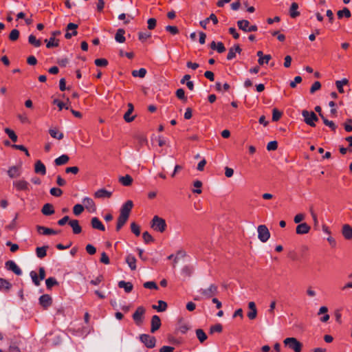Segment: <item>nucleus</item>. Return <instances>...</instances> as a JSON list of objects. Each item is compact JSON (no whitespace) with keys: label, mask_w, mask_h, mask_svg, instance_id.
Wrapping results in <instances>:
<instances>
[{"label":"nucleus","mask_w":352,"mask_h":352,"mask_svg":"<svg viewBox=\"0 0 352 352\" xmlns=\"http://www.w3.org/2000/svg\"><path fill=\"white\" fill-rule=\"evenodd\" d=\"M94 63L98 67H106L108 65V60L106 58L96 59Z\"/></svg>","instance_id":"51"},{"label":"nucleus","mask_w":352,"mask_h":352,"mask_svg":"<svg viewBox=\"0 0 352 352\" xmlns=\"http://www.w3.org/2000/svg\"><path fill=\"white\" fill-rule=\"evenodd\" d=\"M118 287L120 288H123L126 293H130L133 290V284L130 282H125L124 280H120L118 282Z\"/></svg>","instance_id":"27"},{"label":"nucleus","mask_w":352,"mask_h":352,"mask_svg":"<svg viewBox=\"0 0 352 352\" xmlns=\"http://www.w3.org/2000/svg\"><path fill=\"white\" fill-rule=\"evenodd\" d=\"M342 234L346 240L352 239V227L349 224L342 226Z\"/></svg>","instance_id":"17"},{"label":"nucleus","mask_w":352,"mask_h":352,"mask_svg":"<svg viewBox=\"0 0 352 352\" xmlns=\"http://www.w3.org/2000/svg\"><path fill=\"white\" fill-rule=\"evenodd\" d=\"M176 96L184 102L187 100V98L185 96V91L183 89H178L176 91Z\"/></svg>","instance_id":"48"},{"label":"nucleus","mask_w":352,"mask_h":352,"mask_svg":"<svg viewBox=\"0 0 352 352\" xmlns=\"http://www.w3.org/2000/svg\"><path fill=\"white\" fill-rule=\"evenodd\" d=\"M111 195V192L108 191L104 188L99 189L94 193V197L98 199L110 198Z\"/></svg>","instance_id":"16"},{"label":"nucleus","mask_w":352,"mask_h":352,"mask_svg":"<svg viewBox=\"0 0 352 352\" xmlns=\"http://www.w3.org/2000/svg\"><path fill=\"white\" fill-rule=\"evenodd\" d=\"M131 232L137 236L140 234V226L135 222L131 223Z\"/></svg>","instance_id":"45"},{"label":"nucleus","mask_w":352,"mask_h":352,"mask_svg":"<svg viewBox=\"0 0 352 352\" xmlns=\"http://www.w3.org/2000/svg\"><path fill=\"white\" fill-rule=\"evenodd\" d=\"M344 129L347 132H351L352 131V120L348 119L346 120V122L344 124Z\"/></svg>","instance_id":"62"},{"label":"nucleus","mask_w":352,"mask_h":352,"mask_svg":"<svg viewBox=\"0 0 352 352\" xmlns=\"http://www.w3.org/2000/svg\"><path fill=\"white\" fill-rule=\"evenodd\" d=\"M247 316L251 320H254L257 316V309H250Z\"/></svg>","instance_id":"64"},{"label":"nucleus","mask_w":352,"mask_h":352,"mask_svg":"<svg viewBox=\"0 0 352 352\" xmlns=\"http://www.w3.org/2000/svg\"><path fill=\"white\" fill-rule=\"evenodd\" d=\"M142 237L146 243H148L154 241L153 236L148 232H144L142 234Z\"/></svg>","instance_id":"55"},{"label":"nucleus","mask_w":352,"mask_h":352,"mask_svg":"<svg viewBox=\"0 0 352 352\" xmlns=\"http://www.w3.org/2000/svg\"><path fill=\"white\" fill-rule=\"evenodd\" d=\"M19 31L16 29L12 30L10 34H9V38L12 41H15L19 38Z\"/></svg>","instance_id":"46"},{"label":"nucleus","mask_w":352,"mask_h":352,"mask_svg":"<svg viewBox=\"0 0 352 352\" xmlns=\"http://www.w3.org/2000/svg\"><path fill=\"white\" fill-rule=\"evenodd\" d=\"M283 343L294 352H301L302 351V344L296 338H287L283 340Z\"/></svg>","instance_id":"2"},{"label":"nucleus","mask_w":352,"mask_h":352,"mask_svg":"<svg viewBox=\"0 0 352 352\" xmlns=\"http://www.w3.org/2000/svg\"><path fill=\"white\" fill-rule=\"evenodd\" d=\"M151 36V34L148 32H140L138 34L139 39L142 41L146 40Z\"/></svg>","instance_id":"63"},{"label":"nucleus","mask_w":352,"mask_h":352,"mask_svg":"<svg viewBox=\"0 0 352 352\" xmlns=\"http://www.w3.org/2000/svg\"><path fill=\"white\" fill-rule=\"evenodd\" d=\"M272 56L270 54L265 55L262 58H258V63L260 65H263L264 63H268L271 60Z\"/></svg>","instance_id":"57"},{"label":"nucleus","mask_w":352,"mask_h":352,"mask_svg":"<svg viewBox=\"0 0 352 352\" xmlns=\"http://www.w3.org/2000/svg\"><path fill=\"white\" fill-rule=\"evenodd\" d=\"M14 186L18 190H29V184L24 179L16 180L13 182Z\"/></svg>","instance_id":"11"},{"label":"nucleus","mask_w":352,"mask_h":352,"mask_svg":"<svg viewBox=\"0 0 352 352\" xmlns=\"http://www.w3.org/2000/svg\"><path fill=\"white\" fill-rule=\"evenodd\" d=\"M69 160V157L67 155H62L54 160L56 166H61L67 164Z\"/></svg>","instance_id":"31"},{"label":"nucleus","mask_w":352,"mask_h":352,"mask_svg":"<svg viewBox=\"0 0 352 352\" xmlns=\"http://www.w3.org/2000/svg\"><path fill=\"white\" fill-rule=\"evenodd\" d=\"M193 185L196 188V189L192 190V192L194 193L201 194V187L202 186V182L199 180H197L194 182Z\"/></svg>","instance_id":"52"},{"label":"nucleus","mask_w":352,"mask_h":352,"mask_svg":"<svg viewBox=\"0 0 352 352\" xmlns=\"http://www.w3.org/2000/svg\"><path fill=\"white\" fill-rule=\"evenodd\" d=\"M250 23L248 20H240L237 21L239 28L244 32H248Z\"/></svg>","instance_id":"37"},{"label":"nucleus","mask_w":352,"mask_h":352,"mask_svg":"<svg viewBox=\"0 0 352 352\" xmlns=\"http://www.w3.org/2000/svg\"><path fill=\"white\" fill-rule=\"evenodd\" d=\"M82 203L85 208L88 210H91L92 212H95L96 207L94 201L89 197H85L82 200Z\"/></svg>","instance_id":"23"},{"label":"nucleus","mask_w":352,"mask_h":352,"mask_svg":"<svg viewBox=\"0 0 352 352\" xmlns=\"http://www.w3.org/2000/svg\"><path fill=\"white\" fill-rule=\"evenodd\" d=\"M34 171L36 173H39L43 175L46 173V168L45 165L40 161L38 160L34 165Z\"/></svg>","instance_id":"24"},{"label":"nucleus","mask_w":352,"mask_h":352,"mask_svg":"<svg viewBox=\"0 0 352 352\" xmlns=\"http://www.w3.org/2000/svg\"><path fill=\"white\" fill-rule=\"evenodd\" d=\"M195 333L197 339L201 343H204L208 338L206 333L201 329H196Z\"/></svg>","instance_id":"28"},{"label":"nucleus","mask_w":352,"mask_h":352,"mask_svg":"<svg viewBox=\"0 0 352 352\" xmlns=\"http://www.w3.org/2000/svg\"><path fill=\"white\" fill-rule=\"evenodd\" d=\"M151 227L157 232H164L166 228V223L164 219L154 216L151 222Z\"/></svg>","instance_id":"3"},{"label":"nucleus","mask_w":352,"mask_h":352,"mask_svg":"<svg viewBox=\"0 0 352 352\" xmlns=\"http://www.w3.org/2000/svg\"><path fill=\"white\" fill-rule=\"evenodd\" d=\"M146 74V70L144 68H141L139 70H133L132 76L133 77L144 78Z\"/></svg>","instance_id":"41"},{"label":"nucleus","mask_w":352,"mask_h":352,"mask_svg":"<svg viewBox=\"0 0 352 352\" xmlns=\"http://www.w3.org/2000/svg\"><path fill=\"white\" fill-rule=\"evenodd\" d=\"M6 267L8 270L13 272L15 274L19 276L22 274L21 270L13 261H8L6 263Z\"/></svg>","instance_id":"9"},{"label":"nucleus","mask_w":352,"mask_h":352,"mask_svg":"<svg viewBox=\"0 0 352 352\" xmlns=\"http://www.w3.org/2000/svg\"><path fill=\"white\" fill-rule=\"evenodd\" d=\"M298 4L296 2H293L291 4L289 10V14L292 18L295 19L297 16H300V12L298 11Z\"/></svg>","instance_id":"20"},{"label":"nucleus","mask_w":352,"mask_h":352,"mask_svg":"<svg viewBox=\"0 0 352 352\" xmlns=\"http://www.w3.org/2000/svg\"><path fill=\"white\" fill-rule=\"evenodd\" d=\"M8 175L11 178H16L21 175L20 166H11L8 170Z\"/></svg>","instance_id":"19"},{"label":"nucleus","mask_w":352,"mask_h":352,"mask_svg":"<svg viewBox=\"0 0 352 352\" xmlns=\"http://www.w3.org/2000/svg\"><path fill=\"white\" fill-rule=\"evenodd\" d=\"M39 303L44 308L47 309L52 303V298L48 294H43L39 298Z\"/></svg>","instance_id":"10"},{"label":"nucleus","mask_w":352,"mask_h":352,"mask_svg":"<svg viewBox=\"0 0 352 352\" xmlns=\"http://www.w3.org/2000/svg\"><path fill=\"white\" fill-rule=\"evenodd\" d=\"M201 294L204 297L210 298L218 294V287L214 284H211L208 288L201 289Z\"/></svg>","instance_id":"8"},{"label":"nucleus","mask_w":352,"mask_h":352,"mask_svg":"<svg viewBox=\"0 0 352 352\" xmlns=\"http://www.w3.org/2000/svg\"><path fill=\"white\" fill-rule=\"evenodd\" d=\"M12 147L15 149L23 151L27 156H30L29 151L23 145L13 144L12 145Z\"/></svg>","instance_id":"58"},{"label":"nucleus","mask_w":352,"mask_h":352,"mask_svg":"<svg viewBox=\"0 0 352 352\" xmlns=\"http://www.w3.org/2000/svg\"><path fill=\"white\" fill-rule=\"evenodd\" d=\"M91 225L94 229L104 231L105 228L98 217H93L91 220Z\"/></svg>","instance_id":"18"},{"label":"nucleus","mask_w":352,"mask_h":352,"mask_svg":"<svg viewBox=\"0 0 352 352\" xmlns=\"http://www.w3.org/2000/svg\"><path fill=\"white\" fill-rule=\"evenodd\" d=\"M45 42L47 43L46 47L47 48L56 47L59 45V40L54 37H50L49 40L45 39Z\"/></svg>","instance_id":"32"},{"label":"nucleus","mask_w":352,"mask_h":352,"mask_svg":"<svg viewBox=\"0 0 352 352\" xmlns=\"http://www.w3.org/2000/svg\"><path fill=\"white\" fill-rule=\"evenodd\" d=\"M30 275L32 279V282L34 283V284L36 286H39L41 280L39 279V277L38 276L37 274L34 271H32Z\"/></svg>","instance_id":"49"},{"label":"nucleus","mask_w":352,"mask_h":352,"mask_svg":"<svg viewBox=\"0 0 352 352\" xmlns=\"http://www.w3.org/2000/svg\"><path fill=\"white\" fill-rule=\"evenodd\" d=\"M161 326V320L160 317L157 315H155L151 318V332L154 333L157 330L160 329Z\"/></svg>","instance_id":"14"},{"label":"nucleus","mask_w":352,"mask_h":352,"mask_svg":"<svg viewBox=\"0 0 352 352\" xmlns=\"http://www.w3.org/2000/svg\"><path fill=\"white\" fill-rule=\"evenodd\" d=\"M165 28L167 32H170L173 35H175L179 33V29L177 26L167 25Z\"/></svg>","instance_id":"53"},{"label":"nucleus","mask_w":352,"mask_h":352,"mask_svg":"<svg viewBox=\"0 0 352 352\" xmlns=\"http://www.w3.org/2000/svg\"><path fill=\"white\" fill-rule=\"evenodd\" d=\"M337 16H338V19H340L344 16L346 18H350L351 16V14L350 10L347 8H344L342 10H338L337 12Z\"/></svg>","instance_id":"34"},{"label":"nucleus","mask_w":352,"mask_h":352,"mask_svg":"<svg viewBox=\"0 0 352 352\" xmlns=\"http://www.w3.org/2000/svg\"><path fill=\"white\" fill-rule=\"evenodd\" d=\"M158 305H153L152 308L157 311H164L167 309V303L163 300H159Z\"/></svg>","instance_id":"35"},{"label":"nucleus","mask_w":352,"mask_h":352,"mask_svg":"<svg viewBox=\"0 0 352 352\" xmlns=\"http://www.w3.org/2000/svg\"><path fill=\"white\" fill-rule=\"evenodd\" d=\"M258 238L263 242L265 243L270 237V232L265 225H260L257 228Z\"/></svg>","instance_id":"5"},{"label":"nucleus","mask_w":352,"mask_h":352,"mask_svg":"<svg viewBox=\"0 0 352 352\" xmlns=\"http://www.w3.org/2000/svg\"><path fill=\"white\" fill-rule=\"evenodd\" d=\"M127 107H128V110L124 113L123 118H124V120L126 122H131L132 121L134 120V119L135 118V116H131V114L133 113V111L134 110V107H133V105L132 103H128Z\"/></svg>","instance_id":"15"},{"label":"nucleus","mask_w":352,"mask_h":352,"mask_svg":"<svg viewBox=\"0 0 352 352\" xmlns=\"http://www.w3.org/2000/svg\"><path fill=\"white\" fill-rule=\"evenodd\" d=\"M145 312L146 309L144 307L140 306L133 314V319L137 325L139 326L143 323Z\"/></svg>","instance_id":"6"},{"label":"nucleus","mask_w":352,"mask_h":352,"mask_svg":"<svg viewBox=\"0 0 352 352\" xmlns=\"http://www.w3.org/2000/svg\"><path fill=\"white\" fill-rule=\"evenodd\" d=\"M119 182L125 186H129L132 184L133 178L129 175H126L125 176L120 177L119 178Z\"/></svg>","instance_id":"30"},{"label":"nucleus","mask_w":352,"mask_h":352,"mask_svg":"<svg viewBox=\"0 0 352 352\" xmlns=\"http://www.w3.org/2000/svg\"><path fill=\"white\" fill-rule=\"evenodd\" d=\"M36 228L39 234L44 235L56 234L58 233V231L42 226H36Z\"/></svg>","instance_id":"13"},{"label":"nucleus","mask_w":352,"mask_h":352,"mask_svg":"<svg viewBox=\"0 0 352 352\" xmlns=\"http://www.w3.org/2000/svg\"><path fill=\"white\" fill-rule=\"evenodd\" d=\"M126 263L128 264L131 270H136V258L134 256L131 254L127 255L126 257Z\"/></svg>","instance_id":"26"},{"label":"nucleus","mask_w":352,"mask_h":352,"mask_svg":"<svg viewBox=\"0 0 352 352\" xmlns=\"http://www.w3.org/2000/svg\"><path fill=\"white\" fill-rule=\"evenodd\" d=\"M12 285L6 279L0 278V290L6 289L9 290Z\"/></svg>","instance_id":"43"},{"label":"nucleus","mask_w":352,"mask_h":352,"mask_svg":"<svg viewBox=\"0 0 352 352\" xmlns=\"http://www.w3.org/2000/svg\"><path fill=\"white\" fill-rule=\"evenodd\" d=\"M41 212L45 216H50L54 214L55 211L52 204H45L43 205Z\"/></svg>","instance_id":"21"},{"label":"nucleus","mask_w":352,"mask_h":352,"mask_svg":"<svg viewBox=\"0 0 352 352\" xmlns=\"http://www.w3.org/2000/svg\"><path fill=\"white\" fill-rule=\"evenodd\" d=\"M69 225L72 227L73 232L76 234L82 232V228L79 225V221L76 219H72L69 221Z\"/></svg>","instance_id":"22"},{"label":"nucleus","mask_w":352,"mask_h":352,"mask_svg":"<svg viewBox=\"0 0 352 352\" xmlns=\"http://www.w3.org/2000/svg\"><path fill=\"white\" fill-rule=\"evenodd\" d=\"M125 31L124 29H118L115 35V39L118 43H124L126 40L124 37Z\"/></svg>","instance_id":"29"},{"label":"nucleus","mask_w":352,"mask_h":352,"mask_svg":"<svg viewBox=\"0 0 352 352\" xmlns=\"http://www.w3.org/2000/svg\"><path fill=\"white\" fill-rule=\"evenodd\" d=\"M140 341L144 344L147 348H153L155 346L156 339L155 337L148 334H142L140 336Z\"/></svg>","instance_id":"7"},{"label":"nucleus","mask_w":352,"mask_h":352,"mask_svg":"<svg viewBox=\"0 0 352 352\" xmlns=\"http://www.w3.org/2000/svg\"><path fill=\"white\" fill-rule=\"evenodd\" d=\"M148 23V29L150 30H152L155 29L156 27L157 21L154 18H151L147 21Z\"/></svg>","instance_id":"59"},{"label":"nucleus","mask_w":352,"mask_h":352,"mask_svg":"<svg viewBox=\"0 0 352 352\" xmlns=\"http://www.w3.org/2000/svg\"><path fill=\"white\" fill-rule=\"evenodd\" d=\"M302 116H303L304 121L307 124L310 126H316L315 122L318 120V118L314 112L303 110L302 111Z\"/></svg>","instance_id":"4"},{"label":"nucleus","mask_w":352,"mask_h":352,"mask_svg":"<svg viewBox=\"0 0 352 352\" xmlns=\"http://www.w3.org/2000/svg\"><path fill=\"white\" fill-rule=\"evenodd\" d=\"M5 132L9 136V138L11 139L12 142H16L17 141V135L13 130L9 128H6L5 129Z\"/></svg>","instance_id":"44"},{"label":"nucleus","mask_w":352,"mask_h":352,"mask_svg":"<svg viewBox=\"0 0 352 352\" xmlns=\"http://www.w3.org/2000/svg\"><path fill=\"white\" fill-rule=\"evenodd\" d=\"M48 248L49 247L47 245H44L43 247L36 248V256L40 258H43V257H45L47 254L46 252H47V250L48 249Z\"/></svg>","instance_id":"33"},{"label":"nucleus","mask_w":352,"mask_h":352,"mask_svg":"<svg viewBox=\"0 0 352 352\" xmlns=\"http://www.w3.org/2000/svg\"><path fill=\"white\" fill-rule=\"evenodd\" d=\"M311 227L307 223H301L296 226V232L298 234H305L309 233Z\"/></svg>","instance_id":"12"},{"label":"nucleus","mask_w":352,"mask_h":352,"mask_svg":"<svg viewBox=\"0 0 352 352\" xmlns=\"http://www.w3.org/2000/svg\"><path fill=\"white\" fill-rule=\"evenodd\" d=\"M77 28H78L77 24H75L73 23H69L67 24V25L66 27V31L72 30V32L70 33V34H72V36H76L78 34V32L76 31Z\"/></svg>","instance_id":"42"},{"label":"nucleus","mask_w":352,"mask_h":352,"mask_svg":"<svg viewBox=\"0 0 352 352\" xmlns=\"http://www.w3.org/2000/svg\"><path fill=\"white\" fill-rule=\"evenodd\" d=\"M133 203L131 200L126 201L120 209V213L118 218L116 231L118 232L128 221Z\"/></svg>","instance_id":"1"},{"label":"nucleus","mask_w":352,"mask_h":352,"mask_svg":"<svg viewBox=\"0 0 352 352\" xmlns=\"http://www.w3.org/2000/svg\"><path fill=\"white\" fill-rule=\"evenodd\" d=\"M223 331V326L220 323H217L214 325H212L210 327V334H213L214 333H221Z\"/></svg>","instance_id":"38"},{"label":"nucleus","mask_w":352,"mask_h":352,"mask_svg":"<svg viewBox=\"0 0 352 352\" xmlns=\"http://www.w3.org/2000/svg\"><path fill=\"white\" fill-rule=\"evenodd\" d=\"M28 42L31 45H34V46H35L36 47H40L41 45V41L40 40H38V39H36L35 36H34L32 34L29 36V37H28Z\"/></svg>","instance_id":"40"},{"label":"nucleus","mask_w":352,"mask_h":352,"mask_svg":"<svg viewBox=\"0 0 352 352\" xmlns=\"http://www.w3.org/2000/svg\"><path fill=\"white\" fill-rule=\"evenodd\" d=\"M50 194L55 197H60L63 194V190L58 188H52L50 189Z\"/></svg>","instance_id":"56"},{"label":"nucleus","mask_w":352,"mask_h":352,"mask_svg":"<svg viewBox=\"0 0 352 352\" xmlns=\"http://www.w3.org/2000/svg\"><path fill=\"white\" fill-rule=\"evenodd\" d=\"M321 88V84L319 81H316L310 88V93L314 94L315 91Z\"/></svg>","instance_id":"60"},{"label":"nucleus","mask_w":352,"mask_h":352,"mask_svg":"<svg viewBox=\"0 0 352 352\" xmlns=\"http://www.w3.org/2000/svg\"><path fill=\"white\" fill-rule=\"evenodd\" d=\"M143 285L146 289H158V286L154 281L145 282Z\"/></svg>","instance_id":"54"},{"label":"nucleus","mask_w":352,"mask_h":352,"mask_svg":"<svg viewBox=\"0 0 352 352\" xmlns=\"http://www.w3.org/2000/svg\"><path fill=\"white\" fill-rule=\"evenodd\" d=\"M278 148V142L276 141L270 142L267 145V149L268 151H275Z\"/></svg>","instance_id":"61"},{"label":"nucleus","mask_w":352,"mask_h":352,"mask_svg":"<svg viewBox=\"0 0 352 352\" xmlns=\"http://www.w3.org/2000/svg\"><path fill=\"white\" fill-rule=\"evenodd\" d=\"M46 286L48 289H51L52 287L58 285V283L55 278L50 277L45 280Z\"/></svg>","instance_id":"39"},{"label":"nucleus","mask_w":352,"mask_h":352,"mask_svg":"<svg viewBox=\"0 0 352 352\" xmlns=\"http://www.w3.org/2000/svg\"><path fill=\"white\" fill-rule=\"evenodd\" d=\"M84 210V207L81 204H76L73 208V212L76 216L80 215Z\"/></svg>","instance_id":"47"},{"label":"nucleus","mask_w":352,"mask_h":352,"mask_svg":"<svg viewBox=\"0 0 352 352\" xmlns=\"http://www.w3.org/2000/svg\"><path fill=\"white\" fill-rule=\"evenodd\" d=\"M320 118H322L324 124L326 125V126H328L332 131H335L336 128H337V126L336 125V124L333 122V121H330L329 120H327L323 114H320Z\"/></svg>","instance_id":"36"},{"label":"nucleus","mask_w":352,"mask_h":352,"mask_svg":"<svg viewBox=\"0 0 352 352\" xmlns=\"http://www.w3.org/2000/svg\"><path fill=\"white\" fill-rule=\"evenodd\" d=\"M282 116V113L279 111L277 109H274L272 111V120L274 122H277L280 120Z\"/></svg>","instance_id":"50"},{"label":"nucleus","mask_w":352,"mask_h":352,"mask_svg":"<svg viewBox=\"0 0 352 352\" xmlns=\"http://www.w3.org/2000/svg\"><path fill=\"white\" fill-rule=\"evenodd\" d=\"M49 133L52 138L60 140L64 138V135L62 132L56 129V128H50L49 129Z\"/></svg>","instance_id":"25"}]
</instances>
